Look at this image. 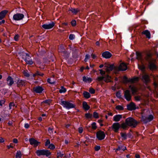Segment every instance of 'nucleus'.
<instances>
[{
  "instance_id": "nucleus-19",
  "label": "nucleus",
  "mask_w": 158,
  "mask_h": 158,
  "mask_svg": "<svg viewBox=\"0 0 158 158\" xmlns=\"http://www.w3.org/2000/svg\"><path fill=\"white\" fill-rule=\"evenodd\" d=\"M122 115L121 114H117L114 115L113 118V120L115 122H118L122 118Z\"/></svg>"
},
{
  "instance_id": "nucleus-10",
  "label": "nucleus",
  "mask_w": 158,
  "mask_h": 158,
  "mask_svg": "<svg viewBox=\"0 0 158 158\" xmlns=\"http://www.w3.org/2000/svg\"><path fill=\"white\" fill-rule=\"evenodd\" d=\"M55 23L52 22L51 23L49 24H43L42 27L44 29H49L52 28L55 25Z\"/></svg>"
},
{
  "instance_id": "nucleus-46",
  "label": "nucleus",
  "mask_w": 158,
  "mask_h": 158,
  "mask_svg": "<svg viewBox=\"0 0 158 158\" xmlns=\"http://www.w3.org/2000/svg\"><path fill=\"white\" fill-rule=\"evenodd\" d=\"M89 92L92 94H94L95 93V90L93 88H90L89 90Z\"/></svg>"
},
{
  "instance_id": "nucleus-61",
  "label": "nucleus",
  "mask_w": 158,
  "mask_h": 158,
  "mask_svg": "<svg viewBox=\"0 0 158 158\" xmlns=\"http://www.w3.org/2000/svg\"><path fill=\"white\" fill-rule=\"evenodd\" d=\"M51 80L50 78H48L47 79L48 82L50 84H54V82L53 81H51Z\"/></svg>"
},
{
  "instance_id": "nucleus-64",
  "label": "nucleus",
  "mask_w": 158,
  "mask_h": 158,
  "mask_svg": "<svg viewBox=\"0 0 158 158\" xmlns=\"http://www.w3.org/2000/svg\"><path fill=\"white\" fill-rule=\"evenodd\" d=\"M29 125L28 123H25L24 125V127H25L27 129L29 128Z\"/></svg>"
},
{
  "instance_id": "nucleus-30",
  "label": "nucleus",
  "mask_w": 158,
  "mask_h": 158,
  "mask_svg": "<svg viewBox=\"0 0 158 158\" xmlns=\"http://www.w3.org/2000/svg\"><path fill=\"white\" fill-rule=\"evenodd\" d=\"M129 87L132 91V93H134L137 92V89L135 87L132 86L130 85L129 86Z\"/></svg>"
},
{
  "instance_id": "nucleus-56",
  "label": "nucleus",
  "mask_w": 158,
  "mask_h": 158,
  "mask_svg": "<svg viewBox=\"0 0 158 158\" xmlns=\"http://www.w3.org/2000/svg\"><path fill=\"white\" fill-rule=\"evenodd\" d=\"M57 157H62V156H64V154H62V153H61V152H57Z\"/></svg>"
},
{
  "instance_id": "nucleus-49",
  "label": "nucleus",
  "mask_w": 158,
  "mask_h": 158,
  "mask_svg": "<svg viewBox=\"0 0 158 158\" xmlns=\"http://www.w3.org/2000/svg\"><path fill=\"white\" fill-rule=\"evenodd\" d=\"M50 144V142L49 139H47L45 143V145L46 146H47L48 145Z\"/></svg>"
},
{
  "instance_id": "nucleus-1",
  "label": "nucleus",
  "mask_w": 158,
  "mask_h": 158,
  "mask_svg": "<svg viewBox=\"0 0 158 158\" xmlns=\"http://www.w3.org/2000/svg\"><path fill=\"white\" fill-rule=\"evenodd\" d=\"M152 53H148L145 57V60L148 63V67L151 70H154L156 69V66L155 63L156 60L153 58L152 57Z\"/></svg>"
},
{
  "instance_id": "nucleus-34",
  "label": "nucleus",
  "mask_w": 158,
  "mask_h": 158,
  "mask_svg": "<svg viewBox=\"0 0 158 158\" xmlns=\"http://www.w3.org/2000/svg\"><path fill=\"white\" fill-rule=\"evenodd\" d=\"M66 92V89L63 86H61V89L59 90V92L60 93H64Z\"/></svg>"
},
{
  "instance_id": "nucleus-17",
  "label": "nucleus",
  "mask_w": 158,
  "mask_h": 158,
  "mask_svg": "<svg viewBox=\"0 0 158 158\" xmlns=\"http://www.w3.org/2000/svg\"><path fill=\"white\" fill-rule=\"evenodd\" d=\"M142 79L146 83L149 82L150 80L149 76L146 74H144L143 75Z\"/></svg>"
},
{
  "instance_id": "nucleus-15",
  "label": "nucleus",
  "mask_w": 158,
  "mask_h": 158,
  "mask_svg": "<svg viewBox=\"0 0 158 158\" xmlns=\"http://www.w3.org/2000/svg\"><path fill=\"white\" fill-rule=\"evenodd\" d=\"M33 89L34 92L37 93H42L44 90L42 87L40 86L34 87Z\"/></svg>"
},
{
  "instance_id": "nucleus-13",
  "label": "nucleus",
  "mask_w": 158,
  "mask_h": 158,
  "mask_svg": "<svg viewBox=\"0 0 158 158\" xmlns=\"http://www.w3.org/2000/svg\"><path fill=\"white\" fill-rule=\"evenodd\" d=\"M112 127L115 132H117L120 127V124L118 123H114L112 126Z\"/></svg>"
},
{
  "instance_id": "nucleus-16",
  "label": "nucleus",
  "mask_w": 158,
  "mask_h": 158,
  "mask_svg": "<svg viewBox=\"0 0 158 158\" xmlns=\"http://www.w3.org/2000/svg\"><path fill=\"white\" fill-rule=\"evenodd\" d=\"M102 56L105 58H110L112 56V54L108 51H106L103 52L102 54Z\"/></svg>"
},
{
  "instance_id": "nucleus-4",
  "label": "nucleus",
  "mask_w": 158,
  "mask_h": 158,
  "mask_svg": "<svg viewBox=\"0 0 158 158\" xmlns=\"http://www.w3.org/2000/svg\"><path fill=\"white\" fill-rule=\"evenodd\" d=\"M35 153L38 156H40L41 155H45L47 157H48L51 154V152L45 149L37 150L36 151Z\"/></svg>"
},
{
  "instance_id": "nucleus-55",
  "label": "nucleus",
  "mask_w": 158,
  "mask_h": 158,
  "mask_svg": "<svg viewBox=\"0 0 158 158\" xmlns=\"http://www.w3.org/2000/svg\"><path fill=\"white\" fill-rule=\"evenodd\" d=\"M43 102L44 103H47L48 104H49L51 103V101L49 100H46L43 101Z\"/></svg>"
},
{
  "instance_id": "nucleus-45",
  "label": "nucleus",
  "mask_w": 158,
  "mask_h": 158,
  "mask_svg": "<svg viewBox=\"0 0 158 158\" xmlns=\"http://www.w3.org/2000/svg\"><path fill=\"white\" fill-rule=\"evenodd\" d=\"M121 136L124 138L125 139H127V135L125 133H123L122 132H121L120 133Z\"/></svg>"
},
{
  "instance_id": "nucleus-12",
  "label": "nucleus",
  "mask_w": 158,
  "mask_h": 158,
  "mask_svg": "<svg viewBox=\"0 0 158 158\" xmlns=\"http://www.w3.org/2000/svg\"><path fill=\"white\" fill-rule=\"evenodd\" d=\"M105 67H106V71L107 72H109L115 68V66L113 64H105Z\"/></svg>"
},
{
  "instance_id": "nucleus-21",
  "label": "nucleus",
  "mask_w": 158,
  "mask_h": 158,
  "mask_svg": "<svg viewBox=\"0 0 158 158\" xmlns=\"http://www.w3.org/2000/svg\"><path fill=\"white\" fill-rule=\"evenodd\" d=\"M141 34L145 35L146 38L150 39L151 38V34L148 30H145L141 32Z\"/></svg>"
},
{
  "instance_id": "nucleus-47",
  "label": "nucleus",
  "mask_w": 158,
  "mask_h": 158,
  "mask_svg": "<svg viewBox=\"0 0 158 158\" xmlns=\"http://www.w3.org/2000/svg\"><path fill=\"white\" fill-rule=\"evenodd\" d=\"M85 116L86 118H90L92 117V115L89 113H86L85 114Z\"/></svg>"
},
{
  "instance_id": "nucleus-53",
  "label": "nucleus",
  "mask_w": 158,
  "mask_h": 158,
  "mask_svg": "<svg viewBox=\"0 0 158 158\" xmlns=\"http://www.w3.org/2000/svg\"><path fill=\"white\" fill-rule=\"evenodd\" d=\"M90 58V56L88 54H86L85 55V59L84 61L85 62L87 61Z\"/></svg>"
},
{
  "instance_id": "nucleus-60",
  "label": "nucleus",
  "mask_w": 158,
  "mask_h": 158,
  "mask_svg": "<svg viewBox=\"0 0 158 158\" xmlns=\"http://www.w3.org/2000/svg\"><path fill=\"white\" fill-rule=\"evenodd\" d=\"M53 129L52 128H51L50 127L48 128V131L50 134H52L53 133Z\"/></svg>"
},
{
  "instance_id": "nucleus-38",
  "label": "nucleus",
  "mask_w": 158,
  "mask_h": 158,
  "mask_svg": "<svg viewBox=\"0 0 158 158\" xmlns=\"http://www.w3.org/2000/svg\"><path fill=\"white\" fill-rule=\"evenodd\" d=\"M91 127L92 129L94 130H96L97 128V126L95 122H93L91 124Z\"/></svg>"
},
{
  "instance_id": "nucleus-29",
  "label": "nucleus",
  "mask_w": 158,
  "mask_h": 158,
  "mask_svg": "<svg viewBox=\"0 0 158 158\" xmlns=\"http://www.w3.org/2000/svg\"><path fill=\"white\" fill-rule=\"evenodd\" d=\"M70 10L75 15L79 11L78 8L75 9L74 8H72Z\"/></svg>"
},
{
  "instance_id": "nucleus-25",
  "label": "nucleus",
  "mask_w": 158,
  "mask_h": 158,
  "mask_svg": "<svg viewBox=\"0 0 158 158\" xmlns=\"http://www.w3.org/2000/svg\"><path fill=\"white\" fill-rule=\"evenodd\" d=\"M82 106L83 109L85 110H89L90 107L87 104V102L85 101L83 102L82 103Z\"/></svg>"
},
{
  "instance_id": "nucleus-28",
  "label": "nucleus",
  "mask_w": 158,
  "mask_h": 158,
  "mask_svg": "<svg viewBox=\"0 0 158 158\" xmlns=\"http://www.w3.org/2000/svg\"><path fill=\"white\" fill-rule=\"evenodd\" d=\"M83 95L84 97L87 99L89 98L91 96L89 92L86 91H84L83 93Z\"/></svg>"
},
{
  "instance_id": "nucleus-59",
  "label": "nucleus",
  "mask_w": 158,
  "mask_h": 158,
  "mask_svg": "<svg viewBox=\"0 0 158 158\" xmlns=\"http://www.w3.org/2000/svg\"><path fill=\"white\" fill-rule=\"evenodd\" d=\"M19 35H16L14 37V40L16 41H18L19 40Z\"/></svg>"
},
{
  "instance_id": "nucleus-18",
  "label": "nucleus",
  "mask_w": 158,
  "mask_h": 158,
  "mask_svg": "<svg viewBox=\"0 0 158 158\" xmlns=\"http://www.w3.org/2000/svg\"><path fill=\"white\" fill-rule=\"evenodd\" d=\"M6 81L7 84L10 86H11L13 84L14 81L12 78L10 76H9L7 78Z\"/></svg>"
},
{
  "instance_id": "nucleus-57",
  "label": "nucleus",
  "mask_w": 158,
  "mask_h": 158,
  "mask_svg": "<svg viewBox=\"0 0 158 158\" xmlns=\"http://www.w3.org/2000/svg\"><path fill=\"white\" fill-rule=\"evenodd\" d=\"M83 129L82 127H80L78 128V132L79 133L81 134L82 133Z\"/></svg>"
},
{
  "instance_id": "nucleus-39",
  "label": "nucleus",
  "mask_w": 158,
  "mask_h": 158,
  "mask_svg": "<svg viewBox=\"0 0 158 158\" xmlns=\"http://www.w3.org/2000/svg\"><path fill=\"white\" fill-rule=\"evenodd\" d=\"M22 156L21 153L20 151H18L15 156L16 158H21Z\"/></svg>"
},
{
  "instance_id": "nucleus-11",
  "label": "nucleus",
  "mask_w": 158,
  "mask_h": 158,
  "mask_svg": "<svg viewBox=\"0 0 158 158\" xmlns=\"http://www.w3.org/2000/svg\"><path fill=\"white\" fill-rule=\"evenodd\" d=\"M127 69V65L124 63H122L120 64L118 68V70L119 71H124Z\"/></svg>"
},
{
  "instance_id": "nucleus-7",
  "label": "nucleus",
  "mask_w": 158,
  "mask_h": 158,
  "mask_svg": "<svg viewBox=\"0 0 158 158\" xmlns=\"http://www.w3.org/2000/svg\"><path fill=\"white\" fill-rule=\"evenodd\" d=\"M124 96L126 99L128 101L131 99V96L129 90H126L124 92Z\"/></svg>"
},
{
  "instance_id": "nucleus-22",
  "label": "nucleus",
  "mask_w": 158,
  "mask_h": 158,
  "mask_svg": "<svg viewBox=\"0 0 158 158\" xmlns=\"http://www.w3.org/2000/svg\"><path fill=\"white\" fill-rule=\"evenodd\" d=\"M8 12L6 10H3L0 12V20L3 19Z\"/></svg>"
},
{
  "instance_id": "nucleus-50",
  "label": "nucleus",
  "mask_w": 158,
  "mask_h": 158,
  "mask_svg": "<svg viewBox=\"0 0 158 158\" xmlns=\"http://www.w3.org/2000/svg\"><path fill=\"white\" fill-rule=\"evenodd\" d=\"M99 71H100V73L102 76H103L105 74L106 72L104 71H103L102 69H100Z\"/></svg>"
},
{
  "instance_id": "nucleus-3",
  "label": "nucleus",
  "mask_w": 158,
  "mask_h": 158,
  "mask_svg": "<svg viewBox=\"0 0 158 158\" xmlns=\"http://www.w3.org/2000/svg\"><path fill=\"white\" fill-rule=\"evenodd\" d=\"M125 122L128 126L132 127H135L137 126L138 122L131 117L127 118L125 120Z\"/></svg>"
},
{
  "instance_id": "nucleus-40",
  "label": "nucleus",
  "mask_w": 158,
  "mask_h": 158,
  "mask_svg": "<svg viewBox=\"0 0 158 158\" xmlns=\"http://www.w3.org/2000/svg\"><path fill=\"white\" fill-rule=\"evenodd\" d=\"M104 76H102L101 77H98L96 79V80L98 81H101L103 80H104Z\"/></svg>"
},
{
  "instance_id": "nucleus-48",
  "label": "nucleus",
  "mask_w": 158,
  "mask_h": 158,
  "mask_svg": "<svg viewBox=\"0 0 158 158\" xmlns=\"http://www.w3.org/2000/svg\"><path fill=\"white\" fill-rule=\"evenodd\" d=\"M5 102V99L3 98L2 100H0V106H2Z\"/></svg>"
},
{
  "instance_id": "nucleus-43",
  "label": "nucleus",
  "mask_w": 158,
  "mask_h": 158,
  "mask_svg": "<svg viewBox=\"0 0 158 158\" xmlns=\"http://www.w3.org/2000/svg\"><path fill=\"white\" fill-rule=\"evenodd\" d=\"M15 106V104L13 102H11L9 104V109H12V106L14 107Z\"/></svg>"
},
{
  "instance_id": "nucleus-20",
  "label": "nucleus",
  "mask_w": 158,
  "mask_h": 158,
  "mask_svg": "<svg viewBox=\"0 0 158 158\" xmlns=\"http://www.w3.org/2000/svg\"><path fill=\"white\" fill-rule=\"evenodd\" d=\"M104 81L106 83L112 82L111 80V76L108 75H105L104 76Z\"/></svg>"
},
{
  "instance_id": "nucleus-54",
  "label": "nucleus",
  "mask_w": 158,
  "mask_h": 158,
  "mask_svg": "<svg viewBox=\"0 0 158 158\" xmlns=\"http://www.w3.org/2000/svg\"><path fill=\"white\" fill-rule=\"evenodd\" d=\"M116 96L118 98H121V93L119 92H117L116 94Z\"/></svg>"
},
{
  "instance_id": "nucleus-36",
  "label": "nucleus",
  "mask_w": 158,
  "mask_h": 158,
  "mask_svg": "<svg viewBox=\"0 0 158 158\" xmlns=\"http://www.w3.org/2000/svg\"><path fill=\"white\" fill-rule=\"evenodd\" d=\"M116 109L118 110H123L124 109L123 107L121 105H118L115 107Z\"/></svg>"
},
{
  "instance_id": "nucleus-62",
  "label": "nucleus",
  "mask_w": 158,
  "mask_h": 158,
  "mask_svg": "<svg viewBox=\"0 0 158 158\" xmlns=\"http://www.w3.org/2000/svg\"><path fill=\"white\" fill-rule=\"evenodd\" d=\"M154 85L155 86V87L156 89H157L158 90V85L157 83L156 82H154Z\"/></svg>"
},
{
  "instance_id": "nucleus-32",
  "label": "nucleus",
  "mask_w": 158,
  "mask_h": 158,
  "mask_svg": "<svg viewBox=\"0 0 158 158\" xmlns=\"http://www.w3.org/2000/svg\"><path fill=\"white\" fill-rule=\"evenodd\" d=\"M25 61L26 62V63L28 64L32 65L33 63V62L32 59L27 60L26 59L25 60Z\"/></svg>"
},
{
  "instance_id": "nucleus-44",
  "label": "nucleus",
  "mask_w": 158,
  "mask_h": 158,
  "mask_svg": "<svg viewBox=\"0 0 158 158\" xmlns=\"http://www.w3.org/2000/svg\"><path fill=\"white\" fill-rule=\"evenodd\" d=\"M23 74L24 76L27 77H29L30 75L28 73L27 71H24Z\"/></svg>"
},
{
  "instance_id": "nucleus-37",
  "label": "nucleus",
  "mask_w": 158,
  "mask_h": 158,
  "mask_svg": "<svg viewBox=\"0 0 158 158\" xmlns=\"http://www.w3.org/2000/svg\"><path fill=\"white\" fill-rule=\"evenodd\" d=\"M123 82L125 83L129 82V79H128L126 76H124L123 77Z\"/></svg>"
},
{
  "instance_id": "nucleus-26",
  "label": "nucleus",
  "mask_w": 158,
  "mask_h": 158,
  "mask_svg": "<svg viewBox=\"0 0 158 158\" xmlns=\"http://www.w3.org/2000/svg\"><path fill=\"white\" fill-rule=\"evenodd\" d=\"M139 79V78L138 77H135L129 79V82L134 83L138 81Z\"/></svg>"
},
{
  "instance_id": "nucleus-52",
  "label": "nucleus",
  "mask_w": 158,
  "mask_h": 158,
  "mask_svg": "<svg viewBox=\"0 0 158 158\" xmlns=\"http://www.w3.org/2000/svg\"><path fill=\"white\" fill-rule=\"evenodd\" d=\"M74 37L75 36L73 34H71L69 36V39L70 40H73L74 39Z\"/></svg>"
},
{
  "instance_id": "nucleus-23",
  "label": "nucleus",
  "mask_w": 158,
  "mask_h": 158,
  "mask_svg": "<svg viewBox=\"0 0 158 158\" xmlns=\"http://www.w3.org/2000/svg\"><path fill=\"white\" fill-rule=\"evenodd\" d=\"M136 58L139 60L142 61L143 60L142 56L141 53L138 52H136Z\"/></svg>"
},
{
  "instance_id": "nucleus-51",
  "label": "nucleus",
  "mask_w": 158,
  "mask_h": 158,
  "mask_svg": "<svg viewBox=\"0 0 158 158\" xmlns=\"http://www.w3.org/2000/svg\"><path fill=\"white\" fill-rule=\"evenodd\" d=\"M71 25L73 26L74 27V26H75L76 25V20H72L71 22Z\"/></svg>"
},
{
  "instance_id": "nucleus-9",
  "label": "nucleus",
  "mask_w": 158,
  "mask_h": 158,
  "mask_svg": "<svg viewBox=\"0 0 158 158\" xmlns=\"http://www.w3.org/2000/svg\"><path fill=\"white\" fill-rule=\"evenodd\" d=\"M29 141L31 145H33L35 147H37L39 144L40 143V142H39L33 138L29 139Z\"/></svg>"
},
{
  "instance_id": "nucleus-14",
  "label": "nucleus",
  "mask_w": 158,
  "mask_h": 158,
  "mask_svg": "<svg viewBox=\"0 0 158 158\" xmlns=\"http://www.w3.org/2000/svg\"><path fill=\"white\" fill-rule=\"evenodd\" d=\"M127 109L129 110L132 111L136 109V106L135 104L133 102H131L127 106Z\"/></svg>"
},
{
  "instance_id": "nucleus-2",
  "label": "nucleus",
  "mask_w": 158,
  "mask_h": 158,
  "mask_svg": "<svg viewBox=\"0 0 158 158\" xmlns=\"http://www.w3.org/2000/svg\"><path fill=\"white\" fill-rule=\"evenodd\" d=\"M71 101H62L61 102L60 104L64 108L67 109L74 108L76 105L75 104L71 103Z\"/></svg>"
},
{
  "instance_id": "nucleus-42",
  "label": "nucleus",
  "mask_w": 158,
  "mask_h": 158,
  "mask_svg": "<svg viewBox=\"0 0 158 158\" xmlns=\"http://www.w3.org/2000/svg\"><path fill=\"white\" fill-rule=\"evenodd\" d=\"M93 117L96 118H99L98 113L96 112H94L93 113Z\"/></svg>"
},
{
  "instance_id": "nucleus-5",
  "label": "nucleus",
  "mask_w": 158,
  "mask_h": 158,
  "mask_svg": "<svg viewBox=\"0 0 158 158\" xmlns=\"http://www.w3.org/2000/svg\"><path fill=\"white\" fill-rule=\"evenodd\" d=\"M96 135L97 138L100 140L104 139L106 136L104 132L101 130L97 132Z\"/></svg>"
},
{
  "instance_id": "nucleus-63",
  "label": "nucleus",
  "mask_w": 158,
  "mask_h": 158,
  "mask_svg": "<svg viewBox=\"0 0 158 158\" xmlns=\"http://www.w3.org/2000/svg\"><path fill=\"white\" fill-rule=\"evenodd\" d=\"M7 148L9 149H10V148H13V147L12 146V143H10V144L9 145H7Z\"/></svg>"
},
{
  "instance_id": "nucleus-33",
  "label": "nucleus",
  "mask_w": 158,
  "mask_h": 158,
  "mask_svg": "<svg viewBox=\"0 0 158 158\" xmlns=\"http://www.w3.org/2000/svg\"><path fill=\"white\" fill-rule=\"evenodd\" d=\"M44 75V74L43 73H41L39 71H37L36 73H35V74H33V76L34 77H35L37 75H39L41 76H43Z\"/></svg>"
},
{
  "instance_id": "nucleus-31",
  "label": "nucleus",
  "mask_w": 158,
  "mask_h": 158,
  "mask_svg": "<svg viewBox=\"0 0 158 158\" xmlns=\"http://www.w3.org/2000/svg\"><path fill=\"white\" fill-rule=\"evenodd\" d=\"M31 58L29 55V54L26 53L25 55L23 56V58L24 59V60L26 59L27 60H28L30 58Z\"/></svg>"
},
{
  "instance_id": "nucleus-8",
  "label": "nucleus",
  "mask_w": 158,
  "mask_h": 158,
  "mask_svg": "<svg viewBox=\"0 0 158 158\" xmlns=\"http://www.w3.org/2000/svg\"><path fill=\"white\" fill-rule=\"evenodd\" d=\"M154 118L153 116L152 115H149L148 117H143L142 121L145 123H147L152 121Z\"/></svg>"
},
{
  "instance_id": "nucleus-24",
  "label": "nucleus",
  "mask_w": 158,
  "mask_h": 158,
  "mask_svg": "<svg viewBox=\"0 0 158 158\" xmlns=\"http://www.w3.org/2000/svg\"><path fill=\"white\" fill-rule=\"evenodd\" d=\"M25 81L22 80H19L17 83L18 86H25Z\"/></svg>"
},
{
  "instance_id": "nucleus-6",
  "label": "nucleus",
  "mask_w": 158,
  "mask_h": 158,
  "mask_svg": "<svg viewBox=\"0 0 158 158\" xmlns=\"http://www.w3.org/2000/svg\"><path fill=\"white\" fill-rule=\"evenodd\" d=\"M24 15L21 13H16L14 15L13 19L15 21L20 20L24 17Z\"/></svg>"
},
{
  "instance_id": "nucleus-27",
  "label": "nucleus",
  "mask_w": 158,
  "mask_h": 158,
  "mask_svg": "<svg viewBox=\"0 0 158 158\" xmlns=\"http://www.w3.org/2000/svg\"><path fill=\"white\" fill-rule=\"evenodd\" d=\"M83 81L85 82L90 83L92 81V79L90 77L84 76L83 77Z\"/></svg>"
},
{
  "instance_id": "nucleus-41",
  "label": "nucleus",
  "mask_w": 158,
  "mask_h": 158,
  "mask_svg": "<svg viewBox=\"0 0 158 158\" xmlns=\"http://www.w3.org/2000/svg\"><path fill=\"white\" fill-rule=\"evenodd\" d=\"M55 148V145L52 143L50 144L48 146V148L53 150Z\"/></svg>"
},
{
  "instance_id": "nucleus-58",
  "label": "nucleus",
  "mask_w": 158,
  "mask_h": 158,
  "mask_svg": "<svg viewBox=\"0 0 158 158\" xmlns=\"http://www.w3.org/2000/svg\"><path fill=\"white\" fill-rule=\"evenodd\" d=\"M100 149V147L99 146H96L94 147V149L96 151H98Z\"/></svg>"
},
{
  "instance_id": "nucleus-35",
  "label": "nucleus",
  "mask_w": 158,
  "mask_h": 158,
  "mask_svg": "<svg viewBox=\"0 0 158 158\" xmlns=\"http://www.w3.org/2000/svg\"><path fill=\"white\" fill-rule=\"evenodd\" d=\"M128 126V125L126 123V122H125V123H122L121 124V127L123 129H125Z\"/></svg>"
}]
</instances>
